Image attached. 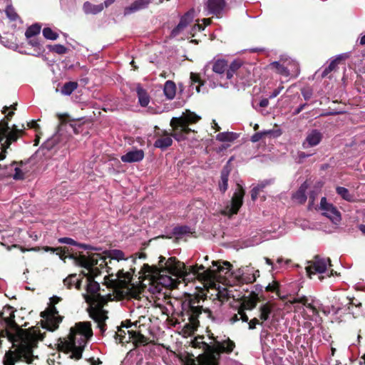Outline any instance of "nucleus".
<instances>
[{"label": "nucleus", "mask_w": 365, "mask_h": 365, "mask_svg": "<svg viewBox=\"0 0 365 365\" xmlns=\"http://www.w3.org/2000/svg\"><path fill=\"white\" fill-rule=\"evenodd\" d=\"M217 140L222 141V142L228 141V132H224V133H219L217 135Z\"/></svg>", "instance_id": "nucleus-58"}, {"label": "nucleus", "mask_w": 365, "mask_h": 365, "mask_svg": "<svg viewBox=\"0 0 365 365\" xmlns=\"http://www.w3.org/2000/svg\"><path fill=\"white\" fill-rule=\"evenodd\" d=\"M27 40V44L31 46L32 51L26 52V54L39 56L45 51L43 46L37 38L33 37Z\"/></svg>", "instance_id": "nucleus-27"}, {"label": "nucleus", "mask_w": 365, "mask_h": 365, "mask_svg": "<svg viewBox=\"0 0 365 365\" xmlns=\"http://www.w3.org/2000/svg\"><path fill=\"white\" fill-rule=\"evenodd\" d=\"M336 192L344 200H346L348 202H354V195L349 192L348 189H346V188H345L344 187H336Z\"/></svg>", "instance_id": "nucleus-41"}, {"label": "nucleus", "mask_w": 365, "mask_h": 365, "mask_svg": "<svg viewBox=\"0 0 365 365\" xmlns=\"http://www.w3.org/2000/svg\"><path fill=\"white\" fill-rule=\"evenodd\" d=\"M163 92L168 99H173L176 94L175 83L172 81H167L164 85Z\"/></svg>", "instance_id": "nucleus-32"}, {"label": "nucleus", "mask_w": 365, "mask_h": 365, "mask_svg": "<svg viewBox=\"0 0 365 365\" xmlns=\"http://www.w3.org/2000/svg\"><path fill=\"white\" fill-rule=\"evenodd\" d=\"M272 306L270 304L266 303V304H262L259 307V312H260L259 319L262 322L267 320L269 317V314L272 312Z\"/></svg>", "instance_id": "nucleus-38"}, {"label": "nucleus", "mask_w": 365, "mask_h": 365, "mask_svg": "<svg viewBox=\"0 0 365 365\" xmlns=\"http://www.w3.org/2000/svg\"><path fill=\"white\" fill-rule=\"evenodd\" d=\"M272 182L271 180H264L262 182H260L258 183L256 186H255L256 188H259V191L261 192L263 190V189L269 185Z\"/></svg>", "instance_id": "nucleus-57"}, {"label": "nucleus", "mask_w": 365, "mask_h": 365, "mask_svg": "<svg viewBox=\"0 0 365 365\" xmlns=\"http://www.w3.org/2000/svg\"><path fill=\"white\" fill-rule=\"evenodd\" d=\"M238 314L240 316V319L243 321V322H247L248 321V317L247 316V314L245 313V310L242 309H240L239 311H238Z\"/></svg>", "instance_id": "nucleus-62"}, {"label": "nucleus", "mask_w": 365, "mask_h": 365, "mask_svg": "<svg viewBox=\"0 0 365 365\" xmlns=\"http://www.w3.org/2000/svg\"><path fill=\"white\" fill-rule=\"evenodd\" d=\"M27 126L29 128L34 129L36 131H38L40 129L39 125L37 123L36 120H31L27 123Z\"/></svg>", "instance_id": "nucleus-59"}, {"label": "nucleus", "mask_w": 365, "mask_h": 365, "mask_svg": "<svg viewBox=\"0 0 365 365\" xmlns=\"http://www.w3.org/2000/svg\"><path fill=\"white\" fill-rule=\"evenodd\" d=\"M245 190L243 186L237 182L231 202H230V216L237 213L242 205Z\"/></svg>", "instance_id": "nucleus-18"}, {"label": "nucleus", "mask_w": 365, "mask_h": 365, "mask_svg": "<svg viewBox=\"0 0 365 365\" xmlns=\"http://www.w3.org/2000/svg\"><path fill=\"white\" fill-rule=\"evenodd\" d=\"M259 276L258 270L251 273L248 269H239L230 274V288L235 285L253 283Z\"/></svg>", "instance_id": "nucleus-10"}, {"label": "nucleus", "mask_w": 365, "mask_h": 365, "mask_svg": "<svg viewBox=\"0 0 365 365\" xmlns=\"http://www.w3.org/2000/svg\"><path fill=\"white\" fill-rule=\"evenodd\" d=\"M319 210L323 215L334 224H338L341 220L340 212L331 203L328 202L326 197L321 199Z\"/></svg>", "instance_id": "nucleus-14"}, {"label": "nucleus", "mask_w": 365, "mask_h": 365, "mask_svg": "<svg viewBox=\"0 0 365 365\" xmlns=\"http://www.w3.org/2000/svg\"><path fill=\"white\" fill-rule=\"evenodd\" d=\"M154 134L157 140L154 143V146L161 150H165L173 144L171 135L165 130H161L157 125L154 128Z\"/></svg>", "instance_id": "nucleus-17"}, {"label": "nucleus", "mask_w": 365, "mask_h": 365, "mask_svg": "<svg viewBox=\"0 0 365 365\" xmlns=\"http://www.w3.org/2000/svg\"><path fill=\"white\" fill-rule=\"evenodd\" d=\"M12 247H16V248H19L20 250L22 252H25L26 251H34V252H37V251H39L40 250V247H32V248H30V249H26L24 248V247H21L19 245H14Z\"/></svg>", "instance_id": "nucleus-56"}, {"label": "nucleus", "mask_w": 365, "mask_h": 365, "mask_svg": "<svg viewBox=\"0 0 365 365\" xmlns=\"http://www.w3.org/2000/svg\"><path fill=\"white\" fill-rule=\"evenodd\" d=\"M226 6L225 0H207V7L210 14L220 17Z\"/></svg>", "instance_id": "nucleus-23"}, {"label": "nucleus", "mask_w": 365, "mask_h": 365, "mask_svg": "<svg viewBox=\"0 0 365 365\" xmlns=\"http://www.w3.org/2000/svg\"><path fill=\"white\" fill-rule=\"evenodd\" d=\"M78 84L76 81L66 82L61 88V94L64 96H70L76 89H77Z\"/></svg>", "instance_id": "nucleus-36"}, {"label": "nucleus", "mask_w": 365, "mask_h": 365, "mask_svg": "<svg viewBox=\"0 0 365 365\" xmlns=\"http://www.w3.org/2000/svg\"><path fill=\"white\" fill-rule=\"evenodd\" d=\"M145 156L144 151L141 149H135L128 152L120 157L123 163H137L141 161Z\"/></svg>", "instance_id": "nucleus-24"}, {"label": "nucleus", "mask_w": 365, "mask_h": 365, "mask_svg": "<svg viewBox=\"0 0 365 365\" xmlns=\"http://www.w3.org/2000/svg\"><path fill=\"white\" fill-rule=\"evenodd\" d=\"M259 324V321L257 318H254L249 322V329H253L256 327V325Z\"/></svg>", "instance_id": "nucleus-63"}, {"label": "nucleus", "mask_w": 365, "mask_h": 365, "mask_svg": "<svg viewBox=\"0 0 365 365\" xmlns=\"http://www.w3.org/2000/svg\"><path fill=\"white\" fill-rule=\"evenodd\" d=\"M212 69L217 76L223 78L222 81H220V85L226 87L228 78V62L225 59L217 58L212 61Z\"/></svg>", "instance_id": "nucleus-15"}, {"label": "nucleus", "mask_w": 365, "mask_h": 365, "mask_svg": "<svg viewBox=\"0 0 365 365\" xmlns=\"http://www.w3.org/2000/svg\"><path fill=\"white\" fill-rule=\"evenodd\" d=\"M245 289H242L241 287L238 289L235 288L233 289H230V298H233L235 301H242L245 297Z\"/></svg>", "instance_id": "nucleus-40"}, {"label": "nucleus", "mask_w": 365, "mask_h": 365, "mask_svg": "<svg viewBox=\"0 0 365 365\" xmlns=\"http://www.w3.org/2000/svg\"><path fill=\"white\" fill-rule=\"evenodd\" d=\"M228 161L224 166V168L222 171L221 175V182L219 184L220 190L222 193H225L227 189V182H228Z\"/></svg>", "instance_id": "nucleus-33"}, {"label": "nucleus", "mask_w": 365, "mask_h": 365, "mask_svg": "<svg viewBox=\"0 0 365 365\" xmlns=\"http://www.w3.org/2000/svg\"><path fill=\"white\" fill-rule=\"evenodd\" d=\"M136 92L140 105L146 107L150 102V96L148 92L140 84L136 88Z\"/></svg>", "instance_id": "nucleus-30"}, {"label": "nucleus", "mask_w": 365, "mask_h": 365, "mask_svg": "<svg viewBox=\"0 0 365 365\" xmlns=\"http://www.w3.org/2000/svg\"><path fill=\"white\" fill-rule=\"evenodd\" d=\"M115 338L116 340H119L120 343H128L129 341H127L125 340H128V338H126V333L124 330L122 329H119L118 332L115 334Z\"/></svg>", "instance_id": "nucleus-51"}, {"label": "nucleus", "mask_w": 365, "mask_h": 365, "mask_svg": "<svg viewBox=\"0 0 365 365\" xmlns=\"http://www.w3.org/2000/svg\"><path fill=\"white\" fill-rule=\"evenodd\" d=\"M210 339H213V344L210 345L205 341H199L198 339H203V336H198L193 342L194 347H200L202 345L204 353L200 354L197 357V361L193 358L194 356L191 354L188 356L186 365H219V360L221 354L228 353V339L222 340V341H217L214 338V335L211 333L209 335Z\"/></svg>", "instance_id": "nucleus-3"}, {"label": "nucleus", "mask_w": 365, "mask_h": 365, "mask_svg": "<svg viewBox=\"0 0 365 365\" xmlns=\"http://www.w3.org/2000/svg\"><path fill=\"white\" fill-rule=\"evenodd\" d=\"M258 297L256 294H254L251 298H245L242 299V302L240 304V307L242 309H254L257 302Z\"/></svg>", "instance_id": "nucleus-34"}, {"label": "nucleus", "mask_w": 365, "mask_h": 365, "mask_svg": "<svg viewBox=\"0 0 365 365\" xmlns=\"http://www.w3.org/2000/svg\"><path fill=\"white\" fill-rule=\"evenodd\" d=\"M106 299L103 296H101L100 294H97L94 297V303H96V305L94 307H100V305H102V308L103 306L106 304Z\"/></svg>", "instance_id": "nucleus-52"}, {"label": "nucleus", "mask_w": 365, "mask_h": 365, "mask_svg": "<svg viewBox=\"0 0 365 365\" xmlns=\"http://www.w3.org/2000/svg\"><path fill=\"white\" fill-rule=\"evenodd\" d=\"M93 336L91 324L89 322H80L70 329L68 340L63 343L65 353L71 352V359L79 360L88 341Z\"/></svg>", "instance_id": "nucleus-4"}, {"label": "nucleus", "mask_w": 365, "mask_h": 365, "mask_svg": "<svg viewBox=\"0 0 365 365\" xmlns=\"http://www.w3.org/2000/svg\"><path fill=\"white\" fill-rule=\"evenodd\" d=\"M184 263L179 261L175 257H170L167 260L165 257H159L158 265H149L144 264L142 267L143 274H148L153 277L159 276L160 283L165 287H171L175 280L169 275H183Z\"/></svg>", "instance_id": "nucleus-2"}, {"label": "nucleus", "mask_w": 365, "mask_h": 365, "mask_svg": "<svg viewBox=\"0 0 365 365\" xmlns=\"http://www.w3.org/2000/svg\"><path fill=\"white\" fill-rule=\"evenodd\" d=\"M76 280V274H72L68 275L63 279V284L68 288L71 289L74 286L75 281Z\"/></svg>", "instance_id": "nucleus-50"}, {"label": "nucleus", "mask_w": 365, "mask_h": 365, "mask_svg": "<svg viewBox=\"0 0 365 365\" xmlns=\"http://www.w3.org/2000/svg\"><path fill=\"white\" fill-rule=\"evenodd\" d=\"M322 137L323 135L320 131L313 129L307 133V136L302 143V147L304 148H308L316 146L319 144Z\"/></svg>", "instance_id": "nucleus-20"}, {"label": "nucleus", "mask_w": 365, "mask_h": 365, "mask_svg": "<svg viewBox=\"0 0 365 365\" xmlns=\"http://www.w3.org/2000/svg\"><path fill=\"white\" fill-rule=\"evenodd\" d=\"M329 264V259H324L319 256H316L312 261L308 262V265L305 269L307 274L311 277L312 274L325 272L327 265Z\"/></svg>", "instance_id": "nucleus-16"}, {"label": "nucleus", "mask_w": 365, "mask_h": 365, "mask_svg": "<svg viewBox=\"0 0 365 365\" xmlns=\"http://www.w3.org/2000/svg\"><path fill=\"white\" fill-rule=\"evenodd\" d=\"M6 16L11 20V21H16L17 19H20L18 14L16 12L15 9L11 5H8L5 10Z\"/></svg>", "instance_id": "nucleus-45"}, {"label": "nucleus", "mask_w": 365, "mask_h": 365, "mask_svg": "<svg viewBox=\"0 0 365 365\" xmlns=\"http://www.w3.org/2000/svg\"><path fill=\"white\" fill-rule=\"evenodd\" d=\"M45 252H56L59 257L64 260L67 257L74 260L75 263L86 269L92 268L99 264L98 262L104 259V255L102 256L98 253H92L88 257L84 255L78 254L77 252H70L66 247H51L45 246L42 247Z\"/></svg>", "instance_id": "nucleus-7"}, {"label": "nucleus", "mask_w": 365, "mask_h": 365, "mask_svg": "<svg viewBox=\"0 0 365 365\" xmlns=\"http://www.w3.org/2000/svg\"><path fill=\"white\" fill-rule=\"evenodd\" d=\"M190 80L192 84L198 83V86L196 87V91L200 92V87L204 85V81L201 79L200 74L192 72L190 73Z\"/></svg>", "instance_id": "nucleus-47"}, {"label": "nucleus", "mask_w": 365, "mask_h": 365, "mask_svg": "<svg viewBox=\"0 0 365 365\" xmlns=\"http://www.w3.org/2000/svg\"><path fill=\"white\" fill-rule=\"evenodd\" d=\"M307 186L306 184H303L300 186L299 190L293 195V198L299 203H304L307 200L306 190Z\"/></svg>", "instance_id": "nucleus-37"}, {"label": "nucleus", "mask_w": 365, "mask_h": 365, "mask_svg": "<svg viewBox=\"0 0 365 365\" xmlns=\"http://www.w3.org/2000/svg\"><path fill=\"white\" fill-rule=\"evenodd\" d=\"M29 161V160H27L26 161H24V160H21V161H15L14 160V161H13L10 164L9 166L10 167H13V166L16 165V167L14 169V173L13 175L10 174L9 175L12 176V178L14 180H16L24 179L25 173L22 170V169L21 168L23 167V165H24L26 163H28Z\"/></svg>", "instance_id": "nucleus-29"}, {"label": "nucleus", "mask_w": 365, "mask_h": 365, "mask_svg": "<svg viewBox=\"0 0 365 365\" xmlns=\"http://www.w3.org/2000/svg\"><path fill=\"white\" fill-rule=\"evenodd\" d=\"M193 13L194 11L192 10H190L180 18L178 24L172 30V36H178L185 28H186L192 21L194 18Z\"/></svg>", "instance_id": "nucleus-22"}, {"label": "nucleus", "mask_w": 365, "mask_h": 365, "mask_svg": "<svg viewBox=\"0 0 365 365\" xmlns=\"http://www.w3.org/2000/svg\"><path fill=\"white\" fill-rule=\"evenodd\" d=\"M183 275L175 276L178 278H182L184 281H192L195 278H197L200 281L212 283L213 287L217 290L216 296L219 301L222 303L228 301V282L227 279H222L223 282L218 280L217 282H212L216 277L217 273L215 271L207 269L205 270V267L200 265L198 267L190 266L186 267L184 264Z\"/></svg>", "instance_id": "nucleus-5"}, {"label": "nucleus", "mask_w": 365, "mask_h": 365, "mask_svg": "<svg viewBox=\"0 0 365 365\" xmlns=\"http://www.w3.org/2000/svg\"><path fill=\"white\" fill-rule=\"evenodd\" d=\"M151 1L152 0H135L130 6L125 8L124 15L127 16L137 11L145 9Z\"/></svg>", "instance_id": "nucleus-26"}, {"label": "nucleus", "mask_w": 365, "mask_h": 365, "mask_svg": "<svg viewBox=\"0 0 365 365\" xmlns=\"http://www.w3.org/2000/svg\"><path fill=\"white\" fill-rule=\"evenodd\" d=\"M48 50L58 54H65L68 51V48L61 44L48 45Z\"/></svg>", "instance_id": "nucleus-42"}, {"label": "nucleus", "mask_w": 365, "mask_h": 365, "mask_svg": "<svg viewBox=\"0 0 365 365\" xmlns=\"http://www.w3.org/2000/svg\"><path fill=\"white\" fill-rule=\"evenodd\" d=\"M277 287H278V284L277 283H273V284H269L267 287H266V290L267 291H269V292H274L277 290Z\"/></svg>", "instance_id": "nucleus-61"}, {"label": "nucleus", "mask_w": 365, "mask_h": 365, "mask_svg": "<svg viewBox=\"0 0 365 365\" xmlns=\"http://www.w3.org/2000/svg\"><path fill=\"white\" fill-rule=\"evenodd\" d=\"M61 301L62 298L60 297H51L48 307L41 312L40 316L43 319L41 321V326L43 329L53 331L58 328L59 324L63 320V317L58 314L56 304Z\"/></svg>", "instance_id": "nucleus-8"}, {"label": "nucleus", "mask_w": 365, "mask_h": 365, "mask_svg": "<svg viewBox=\"0 0 365 365\" xmlns=\"http://www.w3.org/2000/svg\"><path fill=\"white\" fill-rule=\"evenodd\" d=\"M14 318V312H11L9 316L4 319L8 328L14 332L6 329L1 331V336H6L12 343L19 342L20 345L16 350V359L14 356V352L9 351L5 354L4 364V365H15V362L19 360L31 364L34 358L33 349L37 346L38 341L43 340L46 333L42 334L37 327L24 329L16 323Z\"/></svg>", "instance_id": "nucleus-1"}, {"label": "nucleus", "mask_w": 365, "mask_h": 365, "mask_svg": "<svg viewBox=\"0 0 365 365\" xmlns=\"http://www.w3.org/2000/svg\"><path fill=\"white\" fill-rule=\"evenodd\" d=\"M41 26L38 24H34L27 28L25 32V36L27 39L38 36L41 32Z\"/></svg>", "instance_id": "nucleus-39"}, {"label": "nucleus", "mask_w": 365, "mask_h": 365, "mask_svg": "<svg viewBox=\"0 0 365 365\" xmlns=\"http://www.w3.org/2000/svg\"><path fill=\"white\" fill-rule=\"evenodd\" d=\"M260 192L259 191V188H256L255 187H253L251 190V197L252 200H256V199L258 197V195Z\"/></svg>", "instance_id": "nucleus-60"}, {"label": "nucleus", "mask_w": 365, "mask_h": 365, "mask_svg": "<svg viewBox=\"0 0 365 365\" xmlns=\"http://www.w3.org/2000/svg\"><path fill=\"white\" fill-rule=\"evenodd\" d=\"M103 255L104 259L102 261V263H100V268L103 269L106 267L108 276L113 277L114 276V272L112 271V267H110L109 264L113 262L114 260L119 262L120 260L125 259V254L120 250H110L103 252Z\"/></svg>", "instance_id": "nucleus-13"}, {"label": "nucleus", "mask_w": 365, "mask_h": 365, "mask_svg": "<svg viewBox=\"0 0 365 365\" xmlns=\"http://www.w3.org/2000/svg\"><path fill=\"white\" fill-rule=\"evenodd\" d=\"M339 60V58H336V59L331 61V63H329V65L327 68H325L324 70L323 71L322 76L325 77L330 72L334 71L337 66Z\"/></svg>", "instance_id": "nucleus-49"}, {"label": "nucleus", "mask_w": 365, "mask_h": 365, "mask_svg": "<svg viewBox=\"0 0 365 365\" xmlns=\"http://www.w3.org/2000/svg\"><path fill=\"white\" fill-rule=\"evenodd\" d=\"M200 296L199 294H188L182 303V314L187 317L188 322L184 328L191 334L194 333L200 325V319L207 318L214 319L212 312L203 308L200 304Z\"/></svg>", "instance_id": "nucleus-6"}, {"label": "nucleus", "mask_w": 365, "mask_h": 365, "mask_svg": "<svg viewBox=\"0 0 365 365\" xmlns=\"http://www.w3.org/2000/svg\"><path fill=\"white\" fill-rule=\"evenodd\" d=\"M269 67L285 77L297 76L299 73L298 63L290 58H282L279 61H274L269 65Z\"/></svg>", "instance_id": "nucleus-9"}, {"label": "nucleus", "mask_w": 365, "mask_h": 365, "mask_svg": "<svg viewBox=\"0 0 365 365\" xmlns=\"http://www.w3.org/2000/svg\"><path fill=\"white\" fill-rule=\"evenodd\" d=\"M43 36L46 39L49 40H56L58 38V34L56 32H54L51 28L46 27L43 29Z\"/></svg>", "instance_id": "nucleus-46"}, {"label": "nucleus", "mask_w": 365, "mask_h": 365, "mask_svg": "<svg viewBox=\"0 0 365 365\" xmlns=\"http://www.w3.org/2000/svg\"><path fill=\"white\" fill-rule=\"evenodd\" d=\"M242 64V61L240 59L234 60L230 65V70L235 71L238 69Z\"/></svg>", "instance_id": "nucleus-54"}, {"label": "nucleus", "mask_w": 365, "mask_h": 365, "mask_svg": "<svg viewBox=\"0 0 365 365\" xmlns=\"http://www.w3.org/2000/svg\"><path fill=\"white\" fill-rule=\"evenodd\" d=\"M88 284L87 285V292L91 294H98L100 290V285L98 282L94 281V279H89L88 278Z\"/></svg>", "instance_id": "nucleus-44"}, {"label": "nucleus", "mask_w": 365, "mask_h": 365, "mask_svg": "<svg viewBox=\"0 0 365 365\" xmlns=\"http://www.w3.org/2000/svg\"><path fill=\"white\" fill-rule=\"evenodd\" d=\"M173 233L177 236H182L186 234L192 233V232L190 227L183 225L175 227L173 230Z\"/></svg>", "instance_id": "nucleus-43"}, {"label": "nucleus", "mask_w": 365, "mask_h": 365, "mask_svg": "<svg viewBox=\"0 0 365 365\" xmlns=\"http://www.w3.org/2000/svg\"><path fill=\"white\" fill-rule=\"evenodd\" d=\"M272 133H273V130H264L262 132L256 133L252 136L251 140L253 143L258 142L259 140H261L264 136L271 135Z\"/></svg>", "instance_id": "nucleus-48"}, {"label": "nucleus", "mask_w": 365, "mask_h": 365, "mask_svg": "<svg viewBox=\"0 0 365 365\" xmlns=\"http://www.w3.org/2000/svg\"><path fill=\"white\" fill-rule=\"evenodd\" d=\"M88 312L90 317L98 323L99 329L104 331L106 327L105 321L108 317L106 316L107 312L102 309V305H100V307H91L88 309Z\"/></svg>", "instance_id": "nucleus-19"}, {"label": "nucleus", "mask_w": 365, "mask_h": 365, "mask_svg": "<svg viewBox=\"0 0 365 365\" xmlns=\"http://www.w3.org/2000/svg\"><path fill=\"white\" fill-rule=\"evenodd\" d=\"M173 132L170 133L177 141H182L187 138V135L192 132L189 128L188 122L183 118H173L170 120Z\"/></svg>", "instance_id": "nucleus-11"}, {"label": "nucleus", "mask_w": 365, "mask_h": 365, "mask_svg": "<svg viewBox=\"0 0 365 365\" xmlns=\"http://www.w3.org/2000/svg\"><path fill=\"white\" fill-rule=\"evenodd\" d=\"M88 361L90 362L91 365H99L102 364V361L100 359H97L96 360L94 358H90L88 359Z\"/></svg>", "instance_id": "nucleus-64"}, {"label": "nucleus", "mask_w": 365, "mask_h": 365, "mask_svg": "<svg viewBox=\"0 0 365 365\" xmlns=\"http://www.w3.org/2000/svg\"><path fill=\"white\" fill-rule=\"evenodd\" d=\"M314 300L313 299L307 298L305 296L296 297L288 301V302L290 304L300 303L307 308L312 310L313 314H317V311L314 305Z\"/></svg>", "instance_id": "nucleus-28"}, {"label": "nucleus", "mask_w": 365, "mask_h": 365, "mask_svg": "<svg viewBox=\"0 0 365 365\" xmlns=\"http://www.w3.org/2000/svg\"><path fill=\"white\" fill-rule=\"evenodd\" d=\"M205 29V26H203L202 24H200L199 23L197 24H195L192 28V30H191V34L192 36H194L195 35V33L196 31H202Z\"/></svg>", "instance_id": "nucleus-55"}, {"label": "nucleus", "mask_w": 365, "mask_h": 365, "mask_svg": "<svg viewBox=\"0 0 365 365\" xmlns=\"http://www.w3.org/2000/svg\"><path fill=\"white\" fill-rule=\"evenodd\" d=\"M127 341H133L135 346L145 345L148 344V338L141 334L140 330H128Z\"/></svg>", "instance_id": "nucleus-25"}, {"label": "nucleus", "mask_w": 365, "mask_h": 365, "mask_svg": "<svg viewBox=\"0 0 365 365\" xmlns=\"http://www.w3.org/2000/svg\"><path fill=\"white\" fill-rule=\"evenodd\" d=\"M18 131L14 130L11 132L8 137H6L3 141L0 143L1 145V152H0V161L4 160L8 153V149L10 148V146L12 143H16L19 138H17Z\"/></svg>", "instance_id": "nucleus-21"}, {"label": "nucleus", "mask_w": 365, "mask_h": 365, "mask_svg": "<svg viewBox=\"0 0 365 365\" xmlns=\"http://www.w3.org/2000/svg\"><path fill=\"white\" fill-rule=\"evenodd\" d=\"M87 269L89 272V275L88 277L89 279H94L101 273L100 268L97 267H93L92 268H88Z\"/></svg>", "instance_id": "nucleus-53"}, {"label": "nucleus", "mask_w": 365, "mask_h": 365, "mask_svg": "<svg viewBox=\"0 0 365 365\" xmlns=\"http://www.w3.org/2000/svg\"><path fill=\"white\" fill-rule=\"evenodd\" d=\"M103 4L95 5L89 1L83 4V9L86 14H97L103 10Z\"/></svg>", "instance_id": "nucleus-31"}, {"label": "nucleus", "mask_w": 365, "mask_h": 365, "mask_svg": "<svg viewBox=\"0 0 365 365\" xmlns=\"http://www.w3.org/2000/svg\"><path fill=\"white\" fill-rule=\"evenodd\" d=\"M58 242L61 244H67V245L78 246V247L83 248L85 250H96V248L91 247V245L78 243L70 237H61L58 240Z\"/></svg>", "instance_id": "nucleus-35"}, {"label": "nucleus", "mask_w": 365, "mask_h": 365, "mask_svg": "<svg viewBox=\"0 0 365 365\" xmlns=\"http://www.w3.org/2000/svg\"><path fill=\"white\" fill-rule=\"evenodd\" d=\"M14 115V112L11 110L1 120H0V143L3 141L6 137H8L9 135L14 130L18 131L17 138L19 139L26 134L25 126L24 124L21 125V128H19L15 124H13L11 126L9 125V123Z\"/></svg>", "instance_id": "nucleus-12"}]
</instances>
